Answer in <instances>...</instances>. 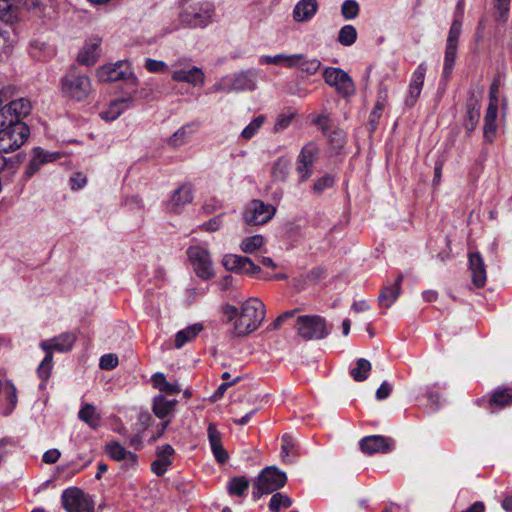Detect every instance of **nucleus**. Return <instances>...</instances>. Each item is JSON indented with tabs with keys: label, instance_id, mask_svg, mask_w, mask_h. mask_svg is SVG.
Segmentation results:
<instances>
[{
	"label": "nucleus",
	"instance_id": "5",
	"mask_svg": "<svg viewBox=\"0 0 512 512\" xmlns=\"http://www.w3.org/2000/svg\"><path fill=\"white\" fill-rule=\"evenodd\" d=\"M30 134L25 123H0V154L12 153L27 141Z\"/></svg>",
	"mask_w": 512,
	"mask_h": 512
},
{
	"label": "nucleus",
	"instance_id": "27",
	"mask_svg": "<svg viewBox=\"0 0 512 512\" xmlns=\"http://www.w3.org/2000/svg\"><path fill=\"white\" fill-rule=\"evenodd\" d=\"M321 61L316 57H309L303 53L294 54L293 68L306 75H314L321 68Z\"/></svg>",
	"mask_w": 512,
	"mask_h": 512
},
{
	"label": "nucleus",
	"instance_id": "61",
	"mask_svg": "<svg viewBox=\"0 0 512 512\" xmlns=\"http://www.w3.org/2000/svg\"><path fill=\"white\" fill-rule=\"evenodd\" d=\"M60 457H61V452L58 449L53 448V449L47 450L43 454L42 460L46 464H54L60 459Z\"/></svg>",
	"mask_w": 512,
	"mask_h": 512
},
{
	"label": "nucleus",
	"instance_id": "49",
	"mask_svg": "<svg viewBox=\"0 0 512 512\" xmlns=\"http://www.w3.org/2000/svg\"><path fill=\"white\" fill-rule=\"evenodd\" d=\"M17 6L33 14H39L44 8L43 0H16Z\"/></svg>",
	"mask_w": 512,
	"mask_h": 512
},
{
	"label": "nucleus",
	"instance_id": "60",
	"mask_svg": "<svg viewBox=\"0 0 512 512\" xmlns=\"http://www.w3.org/2000/svg\"><path fill=\"white\" fill-rule=\"evenodd\" d=\"M222 224H223L222 216L217 215V216L213 217L212 219H210L208 222L204 223L201 226V228L205 229L208 232H215L220 229Z\"/></svg>",
	"mask_w": 512,
	"mask_h": 512
},
{
	"label": "nucleus",
	"instance_id": "55",
	"mask_svg": "<svg viewBox=\"0 0 512 512\" xmlns=\"http://www.w3.org/2000/svg\"><path fill=\"white\" fill-rule=\"evenodd\" d=\"M145 68L150 73H162L168 70V65L162 60L147 58L145 60Z\"/></svg>",
	"mask_w": 512,
	"mask_h": 512
},
{
	"label": "nucleus",
	"instance_id": "10",
	"mask_svg": "<svg viewBox=\"0 0 512 512\" xmlns=\"http://www.w3.org/2000/svg\"><path fill=\"white\" fill-rule=\"evenodd\" d=\"M5 98L6 92L3 90ZM32 105L29 99L21 97L11 101H4L1 104L0 114H3L1 123H24L21 119L26 117L31 111Z\"/></svg>",
	"mask_w": 512,
	"mask_h": 512
},
{
	"label": "nucleus",
	"instance_id": "4",
	"mask_svg": "<svg viewBox=\"0 0 512 512\" xmlns=\"http://www.w3.org/2000/svg\"><path fill=\"white\" fill-rule=\"evenodd\" d=\"M258 73L250 69L234 75L224 76L214 83L209 93H231L234 91H251L256 88Z\"/></svg>",
	"mask_w": 512,
	"mask_h": 512
},
{
	"label": "nucleus",
	"instance_id": "18",
	"mask_svg": "<svg viewBox=\"0 0 512 512\" xmlns=\"http://www.w3.org/2000/svg\"><path fill=\"white\" fill-rule=\"evenodd\" d=\"M222 264L227 270L236 273L253 275L260 271V267L255 265L251 259L236 254L225 255Z\"/></svg>",
	"mask_w": 512,
	"mask_h": 512
},
{
	"label": "nucleus",
	"instance_id": "40",
	"mask_svg": "<svg viewBox=\"0 0 512 512\" xmlns=\"http://www.w3.org/2000/svg\"><path fill=\"white\" fill-rule=\"evenodd\" d=\"M296 442L290 435L282 436L281 456L285 462H292L296 457Z\"/></svg>",
	"mask_w": 512,
	"mask_h": 512
},
{
	"label": "nucleus",
	"instance_id": "41",
	"mask_svg": "<svg viewBox=\"0 0 512 512\" xmlns=\"http://www.w3.org/2000/svg\"><path fill=\"white\" fill-rule=\"evenodd\" d=\"M52 367L53 355L46 353L44 359L40 362V364L37 367L38 377L42 380V383L39 386L41 389L45 388L46 382L51 375Z\"/></svg>",
	"mask_w": 512,
	"mask_h": 512
},
{
	"label": "nucleus",
	"instance_id": "9",
	"mask_svg": "<svg viewBox=\"0 0 512 512\" xmlns=\"http://www.w3.org/2000/svg\"><path fill=\"white\" fill-rule=\"evenodd\" d=\"M287 481L286 474L275 467H266L258 476L254 495L269 494L282 488Z\"/></svg>",
	"mask_w": 512,
	"mask_h": 512
},
{
	"label": "nucleus",
	"instance_id": "26",
	"mask_svg": "<svg viewBox=\"0 0 512 512\" xmlns=\"http://www.w3.org/2000/svg\"><path fill=\"white\" fill-rule=\"evenodd\" d=\"M207 436L210 444V448L215 459L219 463H224L228 459V454L222 446V435L218 431L215 424L210 423L207 429Z\"/></svg>",
	"mask_w": 512,
	"mask_h": 512
},
{
	"label": "nucleus",
	"instance_id": "20",
	"mask_svg": "<svg viewBox=\"0 0 512 512\" xmlns=\"http://www.w3.org/2000/svg\"><path fill=\"white\" fill-rule=\"evenodd\" d=\"M426 72L427 66L425 63H420L413 72L408 87V96L405 101L408 106H413L420 96Z\"/></svg>",
	"mask_w": 512,
	"mask_h": 512
},
{
	"label": "nucleus",
	"instance_id": "30",
	"mask_svg": "<svg viewBox=\"0 0 512 512\" xmlns=\"http://www.w3.org/2000/svg\"><path fill=\"white\" fill-rule=\"evenodd\" d=\"M202 330V324L195 323L178 331L175 335V347L177 349L182 348L186 343L194 340Z\"/></svg>",
	"mask_w": 512,
	"mask_h": 512
},
{
	"label": "nucleus",
	"instance_id": "46",
	"mask_svg": "<svg viewBox=\"0 0 512 512\" xmlns=\"http://www.w3.org/2000/svg\"><path fill=\"white\" fill-rule=\"evenodd\" d=\"M264 244V238L261 235H254L242 240L240 248L244 253H254Z\"/></svg>",
	"mask_w": 512,
	"mask_h": 512
},
{
	"label": "nucleus",
	"instance_id": "37",
	"mask_svg": "<svg viewBox=\"0 0 512 512\" xmlns=\"http://www.w3.org/2000/svg\"><path fill=\"white\" fill-rule=\"evenodd\" d=\"M457 48L456 45L446 44L445 48V56H444V65H443V73L442 76L445 79H448L453 71V67L457 57Z\"/></svg>",
	"mask_w": 512,
	"mask_h": 512
},
{
	"label": "nucleus",
	"instance_id": "28",
	"mask_svg": "<svg viewBox=\"0 0 512 512\" xmlns=\"http://www.w3.org/2000/svg\"><path fill=\"white\" fill-rule=\"evenodd\" d=\"M100 40L91 39L85 43L84 47L78 54V62L83 65H93L100 56Z\"/></svg>",
	"mask_w": 512,
	"mask_h": 512
},
{
	"label": "nucleus",
	"instance_id": "24",
	"mask_svg": "<svg viewBox=\"0 0 512 512\" xmlns=\"http://www.w3.org/2000/svg\"><path fill=\"white\" fill-rule=\"evenodd\" d=\"M318 8L317 0H299L292 11L293 20L298 23L308 22L316 15Z\"/></svg>",
	"mask_w": 512,
	"mask_h": 512
},
{
	"label": "nucleus",
	"instance_id": "22",
	"mask_svg": "<svg viewBox=\"0 0 512 512\" xmlns=\"http://www.w3.org/2000/svg\"><path fill=\"white\" fill-rule=\"evenodd\" d=\"M193 200V189L189 184H183L173 191L169 201L167 202V209L171 212L178 213L182 208L191 203Z\"/></svg>",
	"mask_w": 512,
	"mask_h": 512
},
{
	"label": "nucleus",
	"instance_id": "1",
	"mask_svg": "<svg viewBox=\"0 0 512 512\" xmlns=\"http://www.w3.org/2000/svg\"><path fill=\"white\" fill-rule=\"evenodd\" d=\"M264 303L255 297L247 299L241 306L240 314L233 323L232 334L243 337L257 330L265 319Z\"/></svg>",
	"mask_w": 512,
	"mask_h": 512
},
{
	"label": "nucleus",
	"instance_id": "58",
	"mask_svg": "<svg viewBox=\"0 0 512 512\" xmlns=\"http://www.w3.org/2000/svg\"><path fill=\"white\" fill-rule=\"evenodd\" d=\"M118 365V357L114 354H105L100 358L99 366L105 370L114 369Z\"/></svg>",
	"mask_w": 512,
	"mask_h": 512
},
{
	"label": "nucleus",
	"instance_id": "33",
	"mask_svg": "<svg viewBox=\"0 0 512 512\" xmlns=\"http://www.w3.org/2000/svg\"><path fill=\"white\" fill-rule=\"evenodd\" d=\"M294 54L280 53L276 55H262L259 58L260 64H273L283 66L288 69L293 68Z\"/></svg>",
	"mask_w": 512,
	"mask_h": 512
},
{
	"label": "nucleus",
	"instance_id": "45",
	"mask_svg": "<svg viewBox=\"0 0 512 512\" xmlns=\"http://www.w3.org/2000/svg\"><path fill=\"white\" fill-rule=\"evenodd\" d=\"M266 117L264 115H259L254 118L241 132V136L245 140H249L254 137L262 125L265 123Z\"/></svg>",
	"mask_w": 512,
	"mask_h": 512
},
{
	"label": "nucleus",
	"instance_id": "56",
	"mask_svg": "<svg viewBox=\"0 0 512 512\" xmlns=\"http://www.w3.org/2000/svg\"><path fill=\"white\" fill-rule=\"evenodd\" d=\"M333 184L334 178L331 175H324L315 181L313 188L315 192L321 193L325 189L332 187Z\"/></svg>",
	"mask_w": 512,
	"mask_h": 512
},
{
	"label": "nucleus",
	"instance_id": "31",
	"mask_svg": "<svg viewBox=\"0 0 512 512\" xmlns=\"http://www.w3.org/2000/svg\"><path fill=\"white\" fill-rule=\"evenodd\" d=\"M3 393L4 400L6 402L5 408L2 410V414L4 416H8L12 413L14 408L17 405L18 397H17V389L15 385L10 382H3V389L1 391Z\"/></svg>",
	"mask_w": 512,
	"mask_h": 512
},
{
	"label": "nucleus",
	"instance_id": "19",
	"mask_svg": "<svg viewBox=\"0 0 512 512\" xmlns=\"http://www.w3.org/2000/svg\"><path fill=\"white\" fill-rule=\"evenodd\" d=\"M359 445L365 454L385 453L392 449L393 441L381 435H371L362 438Z\"/></svg>",
	"mask_w": 512,
	"mask_h": 512
},
{
	"label": "nucleus",
	"instance_id": "35",
	"mask_svg": "<svg viewBox=\"0 0 512 512\" xmlns=\"http://www.w3.org/2000/svg\"><path fill=\"white\" fill-rule=\"evenodd\" d=\"M79 418L88 424L91 428L96 429L100 423V415L96 408L91 404H85L78 413Z\"/></svg>",
	"mask_w": 512,
	"mask_h": 512
},
{
	"label": "nucleus",
	"instance_id": "12",
	"mask_svg": "<svg viewBox=\"0 0 512 512\" xmlns=\"http://www.w3.org/2000/svg\"><path fill=\"white\" fill-rule=\"evenodd\" d=\"M96 74L102 82L136 79L131 64L127 61L105 64L97 69Z\"/></svg>",
	"mask_w": 512,
	"mask_h": 512
},
{
	"label": "nucleus",
	"instance_id": "48",
	"mask_svg": "<svg viewBox=\"0 0 512 512\" xmlns=\"http://www.w3.org/2000/svg\"><path fill=\"white\" fill-rule=\"evenodd\" d=\"M249 487V481L245 477H235L228 485L230 494L241 496Z\"/></svg>",
	"mask_w": 512,
	"mask_h": 512
},
{
	"label": "nucleus",
	"instance_id": "47",
	"mask_svg": "<svg viewBox=\"0 0 512 512\" xmlns=\"http://www.w3.org/2000/svg\"><path fill=\"white\" fill-rule=\"evenodd\" d=\"M292 500L286 494L275 493L270 499L269 509L272 512H279L282 507H290Z\"/></svg>",
	"mask_w": 512,
	"mask_h": 512
},
{
	"label": "nucleus",
	"instance_id": "38",
	"mask_svg": "<svg viewBox=\"0 0 512 512\" xmlns=\"http://www.w3.org/2000/svg\"><path fill=\"white\" fill-rule=\"evenodd\" d=\"M512 403V389L504 388L496 390L490 398V406L503 408Z\"/></svg>",
	"mask_w": 512,
	"mask_h": 512
},
{
	"label": "nucleus",
	"instance_id": "25",
	"mask_svg": "<svg viewBox=\"0 0 512 512\" xmlns=\"http://www.w3.org/2000/svg\"><path fill=\"white\" fill-rule=\"evenodd\" d=\"M402 281L403 275H398L393 283L387 284L382 288L378 296L380 306L388 309L396 302L399 295L401 294Z\"/></svg>",
	"mask_w": 512,
	"mask_h": 512
},
{
	"label": "nucleus",
	"instance_id": "11",
	"mask_svg": "<svg viewBox=\"0 0 512 512\" xmlns=\"http://www.w3.org/2000/svg\"><path fill=\"white\" fill-rule=\"evenodd\" d=\"M325 83L342 96L348 97L355 93V85L352 78L341 68L326 67L323 71Z\"/></svg>",
	"mask_w": 512,
	"mask_h": 512
},
{
	"label": "nucleus",
	"instance_id": "21",
	"mask_svg": "<svg viewBox=\"0 0 512 512\" xmlns=\"http://www.w3.org/2000/svg\"><path fill=\"white\" fill-rule=\"evenodd\" d=\"M133 99L131 97H122L114 99L100 112V117L106 122H112L118 119L126 110L131 108Z\"/></svg>",
	"mask_w": 512,
	"mask_h": 512
},
{
	"label": "nucleus",
	"instance_id": "52",
	"mask_svg": "<svg viewBox=\"0 0 512 512\" xmlns=\"http://www.w3.org/2000/svg\"><path fill=\"white\" fill-rule=\"evenodd\" d=\"M171 464H172L171 459H168V458H165L162 456H157L156 460L151 464V470L157 476H162L167 472V470L171 466Z\"/></svg>",
	"mask_w": 512,
	"mask_h": 512
},
{
	"label": "nucleus",
	"instance_id": "2",
	"mask_svg": "<svg viewBox=\"0 0 512 512\" xmlns=\"http://www.w3.org/2000/svg\"><path fill=\"white\" fill-rule=\"evenodd\" d=\"M182 27L206 29L216 20V6L211 0H198L182 8L178 15Z\"/></svg>",
	"mask_w": 512,
	"mask_h": 512
},
{
	"label": "nucleus",
	"instance_id": "51",
	"mask_svg": "<svg viewBox=\"0 0 512 512\" xmlns=\"http://www.w3.org/2000/svg\"><path fill=\"white\" fill-rule=\"evenodd\" d=\"M462 31V21L454 19L449 29L446 44L458 46V40Z\"/></svg>",
	"mask_w": 512,
	"mask_h": 512
},
{
	"label": "nucleus",
	"instance_id": "8",
	"mask_svg": "<svg viewBox=\"0 0 512 512\" xmlns=\"http://www.w3.org/2000/svg\"><path fill=\"white\" fill-rule=\"evenodd\" d=\"M189 261L194 272L203 280L214 277L215 272L210 252L201 246H192L187 250Z\"/></svg>",
	"mask_w": 512,
	"mask_h": 512
},
{
	"label": "nucleus",
	"instance_id": "39",
	"mask_svg": "<svg viewBox=\"0 0 512 512\" xmlns=\"http://www.w3.org/2000/svg\"><path fill=\"white\" fill-rule=\"evenodd\" d=\"M370 371L371 363L365 358H360L356 361V365L351 369L350 374L355 381L361 382L367 379Z\"/></svg>",
	"mask_w": 512,
	"mask_h": 512
},
{
	"label": "nucleus",
	"instance_id": "3",
	"mask_svg": "<svg viewBox=\"0 0 512 512\" xmlns=\"http://www.w3.org/2000/svg\"><path fill=\"white\" fill-rule=\"evenodd\" d=\"M91 92L90 78L76 69L67 71L60 79V94L66 99L84 101Z\"/></svg>",
	"mask_w": 512,
	"mask_h": 512
},
{
	"label": "nucleus",
	"instance_id": "62",
	"mask_svg": "<svg viewBox=\"0 0 512 512\" xmlns=\"http://www.w3.org/2000/svg\"><path fill=\"white\" fill-rule=\"evenodd\" d=\"M222 310H223V314L226 317L227 321L232 322V324L235 322V320L237 319V317L240 314V311L238 310V308L233 305H230V304L223 306Z\"/></svg>",
	"mask_w": 512,
	"mask_h": 512
},
{
	"label": "nucleus",
	"instance_id": "32",
	"mask_svg": "<svg viewBox=\"0 0 512 512\" xmlns=\"http://www.w3.org/2000/svg\"><path fill=\"white\" fill-rule=\"evenodd\" d=\"M176 404L175 400H168L163 395H157L153 399V412L158 418L167 417Z\"/></svg>",
	"mask_w": 512,
	"mask_h": 512
},
{
	"label": "nucleus",
	"instance_id": "14",
	"mask_svg": "<svg viewBox=\"0 0 512 512\" xmlns=\"http://www.w3.org/2000/svg\"><path fill=\"white\" fill-rule=\"evenodd\" d=\"M62 502L67 512H92L93 503L78 488L66 489L62 494Z\"/></svg>",
	"mask_w": 512,
	"mask_h": 512
},
{
	"label": "nucleus",
	"instance_id": "29",
	"mask_svg": "<svg viewBox=\"0 0 512 512\" xmlns=\"http://www.w3.org/2000/svg\"><path fill=\"white\" fill-rule=\"evenodd\" d=\"M195 131L196 126L194 124L183 125L168 138L167 143L173 148L181 147L190 140Z\"/></svg>",
	"mask_w": 512,
	"mask_h": 512
},
{
	"label": "nucleus",
	"instance_id": "15",
	"mask_svg": "<svg viewBox=\"0 0 512 512\" xmlns=\"http://www.w3.org/2000/svg\"><path fill=\"white\" fill-rule=\"evenodd\" d=\"M318 155L317 146L310 142L306 144L300 151L297 158L296 172L300 182L308 180L313 172V164Z\"/></svg>",
	"mask_w": 512,
	"mask_h": 512
},
{
	"label": "nucleus",
	"instance_id": "36",
	"mask_svg": "<svg viewBox=\"0 0 512 512\" xmlns=\"http://www.w3.org/2000/svg\"><path fill=\"white\" fill-rule=\"evenodd\" d=\"M290 164H291L290 160L286 157L282 156V157H279L278 159H276L273 162L272 169H271L272 177L278 181L286 180L288 173H289Z\"/></svg>",
	"mask_w": 512,
	"mask_h": 512
},
{
	"label": "nucleus",
	"instance_id": "59",
	"mask_svg": "<svg viewBox=\"0 0 512 512\" xmlns=\"http://www.w3.org/2000/svg\"><path fill=\"white\" fill-rule=\"evenodd\" d=\"M70 186L73 190H79L87 184V178L83 173H75L70 177Z\"/></svg>",
	"mask_w": 512,
	"mask_h": 512
},
{
	"label": "nucleus",
	"instance_id": "44",
	"mask_svg": "<svg viewBox=\"0 0 512 512\" xmlns=\"http://www.w3.org/2000/svg\"><path fill=\"white\" fill-rule=\"evenodd\" d=\"M357 31L352 25H344L338 34V42L343 46H351L356 42Z\"/></svg>",
	"mask_w": 512,
	"mask_h": 512
},
{
	"label": "nucleus",
	"instance_id": "7",
	"mask_svg": "<svg viewBox=\"0 0 512 512\" xmlns=\"http://www.w3.org/2000/svg\"><path fill=\"white\" fill-rule=\"evenodd\" d=\"M295 328L305 340L322 339L329 334L325 319L318 315L299 316Z\"/></svg>",
	"mask_w": 512,
	"mask_h": 512
},
{
	"label": "nucleus",
	"instance_id": "42",
	"mask_svg": "<svg viewBox=\"0 0 512 512\" xmlns=\"http://www.w3.org/2000/svg\"><path fill=\"white\" fill-rule=\"evenodd\" d=\"M494 17L497 22L506 23L509 18L511 0H492Z\"/></svg>",
	"mask_w": 512,
	"mask_h": 512
},
{
	"label": "nucleus",
	"instance_id": "64",
	"mask_svg": "<svg viewBox=\"0 0 512 512\" xmlns=\"http://www.w3.org/2000/svg\"><path fill=\"white\" fill-rule=\"evenodd\" d=\"M391 390H392V386L387 381L382 382V384L379 386V388L376 391V398L378 400L386 399L390 395Z\"/></svg>",
	"mask_w": 512,
	"mask_h": 512
},
{
	"label": "nucleus",
	"instance_id": "17",
	"mask_svg": "<svg viewBox=\"0 0 512 512\" xmlns=\"http://www.w3.org/2000/svg\"><path fill=\"white\" fill-rule=\"evenodd\" d=\"M76 341L74 333L65 332L50 339L40 342V348L47 354L53 355V352L66 353L72 349Z\"/></svg>",
	"mask_w": 512,
	"mask_h": 512
},
{
	"label": "nucleus",
	"instance_id": "6",
	"mask_svg": "<svg viewBox=\"0 0 512 512\" xmlns=\"http://www.w3.org/2000/svg\"><path fill=\"white\" fill-rule=\"evenodd\" d=\"M171 78L175 82H184L191 86H202L205 83V73L191 65L186 59L179 58L171 65Z\"/></svg>",
	"mask_w": 512,
	"mask_h": 512
},
{
	"label": "nucleus",
	"instance_id": "53",
	"mask_svg": "<svg viewBox=\"0 0 512 512\" xmlns=\"http://www.w3.org/2000/svg\"><path fill=\"white\" fill-rule=\"evenodd\" d=\"M0 19L10 23L16 19L9 0H0Z\"/></svg>",
	"mask_w": 512,
	"mask_h": 512
},
{
	"label": "nucleus",
	"instance_id": "34",
	"mask_svg": "<svg viewBox=\"0 0 512 512\" xmlns=\"http://www.w3.org/2000/svg\"><path fill=\"white\" fill-rule=\"evenodd\" d=\"M152 382L155 388L167 394H177L181 390L177 383H169L161 372H157L152 376Z\"/></svg>",
	"mask_w": 512,
	"mask_h": 512
},
{
	"label": "nucleus",
	"instance_id": "16",
	"mask_svg": "<svg viewBox=\"0 0 512 512\" xmlns=\"http://www.w3.org/2000/svg\"><path fill=\"white\" fill-rule=\"evenodd\" d=\"M61 157L59 152H50L41 147H34L30 153L29 162L24 171L26 180L30 179L45 164L54 162Z\"/></svg>",
	"mask_w": 512,
	"mask_h": 512
},
{
	"label": "nucleus",
	"instance_id": "43",
	"mask_svg": "<svg viewBox=\"0 0 512 512\" xmlns=\"http://www.w3.org/2000/svg\"><path fill=\"white\" fill-rule=\"evenodd\" d=\"M105 451L107 452L111 459L117 462L122 461V459L126 455H128L131 458V451L127 450L118 442H110L106 444Z\"/></svg>",
	"mask_w": 512,
	"mask_h": 512
},
{
	"label": "nucleus",
	"instance_id": "54",
	"mask_svg": "<svg viewBox=\"0 0 512 512\" xmlns=\"http://www.w3.org/2000/svg\"><path fill=\"white\" fill-rule=\"evenodd\" d=\"M292 119H293V114H286V113L279 114L276 118V121H275V124L273 127V132L279 133V132H282L283 130L287 129L290 126Z\"/></svg>",
	"mask_w": 512,
	"mask_h": 512
},
{
	"label": "nucleus",
	"instance_id": "57",
	"mask_svg": "<svg viewBox=\"0 0 512 512\" xmlns=\"http://www.w3.org/2000/svg\"><path fill=\"white\" fill-rule=\"evenodd\" d=\"M13 47V39L8 31L0 28V54L8 53Z\"/></svg>",
	"mask_w": 512,
	"mask_h": 512
},
{
	"label": "nucleus",
	"instance_id": "23",
	"mask_svg": "<svg viewBox=\"0 0 512 512\" xmlns=\"http://www.w3.org/2000/svg\"><path fill=\"white\" fill-rule=\"evenodd\" d=\"M469 270L473 284L481 288L485 285L487 274L484 259L478 252H471L468 255Z\"/></svg>",
	"mask_w": 512,
	"mask_h": 512
},
{
	"label": "nucleus",
	"instance_id": "50",
	"mask_svg": "<svg viewBox=\"0 0 512 512\" xmlns=\"http://www.w3.org/2000/svg\"><path fill=\"white\" fill-rule=\"evenodd\" d=\"M359 13V5L355 0H345L341 6V14L346 20H352Z\"/></svg>",
	"mask_w": 512,
	"mask_h": 512
},
{
	"label": "nucleus",
	"instance_id": "13",
	"mask_svg": "<svg viewBox=\"0 0 512 512\" xmlns=\"http://www.w3.org/2000/svg\"><path fill=\"white\" fill-rule=\"evenodd\" d=\"M276 209L271 204L260 200L251 201L243 212V219L249 225H263L275 215Z\"/></svg>",
	"mask_w": 512,
	"mask_h": 512
},
{
	"label": "nucleus",
	"instance_id": "63",
	"mask_svg": "<svg viewBox=\"0 0 512 512\" xmlns=\"http://www.w3.org/2000/svg\"><path fill=\"white\" fill-rule=\"evenodd\" d=\"M497 130L496 122H485L484 124V138L491 142L493 141Z\"/></svg>",
	"mask_w": 512,
	"mask_h": 512
}]
</instances>
